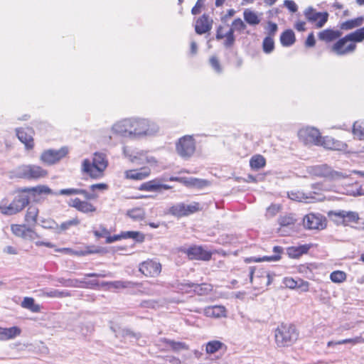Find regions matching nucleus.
<instances>
[{
	"label": "nucleus",
	"mask_w": 364,
	"mask_h": 364,
	"mask_svg": "<svg viewBox=\"0 0 364 364\" xmlns=\"http://www.w3.org/2000/svg\"><path fill=\"white\" fill-rule=\"evenodd\" d=\"M283 248L279 246H274L273 247V252L275 253V255L271 256V257H264L262 259L257 258L255 259V262H261V261H278L280 259V254L282 252Z\"/></svg>",
	"instance_id": "obj_48"
},
{
	"label": "nucleus",
	"mask_w": 364,
	"mask_h": 364,
	"mask_svg": "<svg viewBox=\"0 0 364 364\" xmlns=\"http://www.w3.org/2000/svg\"><path fill=\"white\" fill-rule=\"evenodd\" d=\"M246 28L245 23L242 21L241 18H238L235 19L232 23V27L229 31H232V33L234 34V31H242Z\"/></svg>",
	"instance_id": "obj_59"
},
{
	"label": "nucleus",
	"mask_w": 364,
	"mask_h": 364,
	"mask_svg": "<svg viewBox=\"0 0 364 364\" xmlns=\"http://www.w3.org/2000/svg\"><path fill=\"white\" fill-rule=\"evenodd\" d=\"M123 153L126 157H128L132 162H136L139 160L140 164L147 163L149 164H155L156 159L153 156H147L146 152L137 151L134 154H129L127 147L123 149Z\"/></svg>",
	"instance_id": "obj_16"
},
{
	"label": "nucleus",
	"mask_w": 364,
	"mask_h": 364,
	"mask_svg": "<svg viewBox=\"0 0 364 364\" xmlns=\"http://www.w3.org/2000/svg\"><path fill=\"white\" fill-rule=\"evenodd\" d=\"M109 162L106 154L96 151L92 159H85L81 165V171L93 179H99L104 176Z\"/></svg>",
	"instance_id": "obj_2"
},
{
	"label": "nucleus",
	"mask_w": 364,
	"mask_h": 364,
	"mask_svg": "<svg viewBox=\"0 0 364 364\" xmlns=\"http://www.w3.org/2000/svg\"><path fill=\"white\" fill-rule=\"evenodd\" d=\"M176 289L178 291L181 292L182 294H189L193 291L194 283H178L176 286Z\"/></svg>",
	"instance_id": "obj_53"
},
{
	"label": "nucleus",
	"mask_w": 364,
	"mask_h": 364,
	"mask_svg": "<svg viewBox=\"0 0 364 364\" xmlns=\"http://www.w3.org/2000/svg\"><path fill=\"white\" fill-rule=\"evenodd\" d=\"M30 197L23 189L9 194L0 201V212L4 215H14L21 212L29 203Z\"/></svg>",
	"instance_id": "obj_1"
},
{
	"label": "nucleus",
	"mask_w": 364,
	"mask_h": 364,
	"mask_svg": "<svg viewBox=\"0 0 364 364\" xmlns=\"http://www.w3.org/2000/svg\"><path fill=\"white\" fill-rule=\"evenodd\" d=\"M346 194L353 196H364V188L358 183H355L346 188Z\"/></svg>",
	"instance_id": "obj_44"
},
{
	"label": "nucleus",
	"mask_w": 364,
	"mask_h": 364,
	"mask_svg": "<svg viewBox=\"0 0 364 364\" xmlns=\"http://www.w3.org/2000/svg\"><path fill=\"white\" fill-rule=\"evenodd\" d=\"M330 279L334 283H341L346 279V274L343 271H334L330 274Z\"/></svg>",
	"instance_id": "obj_55"
},
{
	"label": "nucleus",
	"mask_w": 364,
	"mask_h": 364,
	"mask_svg": "<svg viewBox=\"0 0 364 364\" xmlns=\"http://www.w3.org/2000/svg\"><path fill=\"white\" fill-rule=\"evenodd\" d=\"M295 221L296 220L291 214L281 216L279 218V223L281 226H289L294 225Z\"/></svg>",
	"instance_id": "obj_58"
},
{
	"label": "nucleus",
	"mask_w": 364,
	"mask_h": 364,
	"mask_svg": "<svg viewBox=\"0 0 364 364\" xmlns=\"http://www.w3.org/2000/svg\"><path fill=\"white\" fill-rule=\"evenodd\" d=\"M212 23L213 20L210 19L208 15L203 14L196 21L195 31L199 35L205 33L212 28Z\"/></svg>",
	"instance_id": "obj_21"
},
{
	"label": "nucleus",
	"mask_w": 364,
	"mask_h": 364,
	"mask_svg": "<svg viewBox=\"0 0 364 364\" xmlns=\"http://www.w3.org/2000/svg\"><path fill=\"white\" fill-rule=\"evenodd\" d=\"M262 48L265 53H270L273 51L274 42L272 37L267 36L264 38L262 42Z\"/></svg>",
	"instance_id": "obj_50"
},
{
	"label": "nucleus",
	"mask_w": 364,
	"mask_h": 364,
	"mask_svg": "<svg viewBox=\"0 0 364 364\" xmlns=\"http://www.w3.org/2000/svg\"><path fill=\"white\" fill-rule=\"evenodd\" d=\"M341 36L342 32L341 31L331 28L323 30L318 33V39L326 43L338 39Z\"/></svg>",
	"instance_id": "obj_24"
},
{
	"label": "nucleus",
	"mask_w": 364,
	"mask_h": 364,
	"mask_svg": "<svg viewBox=\"0 0 364 364\" xmlns=\"http://www.w3.org/2000/svg\"><path fill=\"white\" fill-rule=\"evenodd\" d=\"M338 343L340 345L346 344V343H350L352 345H356L358 343H364V338L361 336H356L353 338H346V339L338 341Z\"/></svg>",
	"instance_id": "obj_61"
},
{
	"label": "nucleus",
	"mask_w": 364,
	"mask_h": 364,
	"mask_svg": "<svg viewBox=\"0 0 364 364\" xmlns=\"http://www.w3.org/2000/svg\"><path fill=\"white\" fill-rule=\"evenodd\" d=\"M23 190L26 194L31 193L33 196L37 195L55 194L49 187L44 185H40L33 188H23Z\"/></svg>",
	"instance_id": "obj_30"
},
{
	"label": "nucleus",
	"mask_w": 364,
	"mask_h": 364,
	"mask_svg": "<svg viewBox=\"0 0 364 364\" xmlns=\"http://www.w3.org/2000/svg\"><path fill=\"white\" fill-rule=\"evenodd\" d=\"M281 44L284 47H289L295 42V36L292 30L288 29L284 31L280 36Z\"/></svg>",
	"instance_id": "obj_34"
},
{
	"label": "nucleus",
	"mask_w": 364,
	"mask_h": 364,
	"mask_svg": "<svg viewBox=\"0 0 364 364\" xmlns=\"http://www.w3.org/2000/svg\"><path fill=\"white\" fill-rule=\"evenodd\" d=\"M79 224V220L77 219H73L68 221H65L59 226L58 230H55L57 233H61L63 231L68 230L72 226H75Z\"/></svg>",
	"instance_id": "obj_54"
},
{
	"label": "nucleus",
	"mask_w": 364,
	"mask_h": 364,
	"mask_svg": "<svg viewBox=\"0 0 364 364\" xmlns=\"http://www.w3.org/2000/svg\"><path fill=\"white\" fill-rule=\"evenodd\" d=\"M297 337L295 327L291 324L282 323L274 331L275 342L279 347L291 346L296 341Z\"/></svg>",
	"instance_id": "obj_4"
},
{
	"label": "nucleus",
	"mask_w": 364,
	"mask_h": 364,
	"mask_svg": "<svg viewBox=\"0 0 364 364\" xmlns=\"http://www.w3.org/2000/svg\"><path fill=\"white\" fill-rule=\"evenodd\" d=\"M319 141L320 143L318 146H322L325 149H328L343 151L347 148L346 144L341 141L336 140L330 136H321V141Z\"/></svg>",
	"instance_id": "obj_18"
},
{
	"label": "nucleus",
	"mask_w": 364,
	"mask_h": 364,
	"mask_svg": "<svg viewBox=\"0 0 364 364\" xmlns=\"http://www.w3.org/2000/svg\"><path fill=\"white\" fill-rule=\"evenodd\" d=\"M306 18L314 23L317 28L323 27L327 22L328 14L327 12H318L313 7L309 6L304 12Z\"/></svg>",
	"instance_id": "obj_14"
},
{
	"label": "nucleus",
	"mask_w": 364,
	"mask_h": 364,
	"mask_svg": "<svg viewBox=\"0 0 364 364\" xmlns=\"http://www.w3.org/2000/svg\"><path fill=\"white\" fill-rule=\"evenodd\" d=\"M38 297H48V298H63L70 296V294L67 291H60L58 289H41L36 291Z\"/></svg>",
	"instance_id": "obj_23"
},
{
	"label": "nucleus",
	"mask_w": 364,
	"mask_h": 364,
	"mask_svg": "<svg viewBox=\"0 0 364 364\" xmlns=\"http://www.w3.org/2000/svg\"><path fill=\"white\" fill-rule=\"evenodd\" d=\"M21 306L34 313H38L41 309L39 304H35V301L32 297H25L21 302Z\"/></svg>",
	"instance_id": "obj_36"
},
{
	"label": "nucleus",
	"mask_w": 364,
	"mask_h": 364,
	"mask_svg": "<svg viewBox=\"0 0 364 364\" xmlns=\"http://www.w3.org/2000/svg\"><path fill=\"white\" fill-rule=\"evenodd\" d=\"M299 138L306 145L318 146L321 141L319 131L314 128L306 127L301 128L298 133Z\"/></svg>",
	"instance_id": "obj_10"
},
{
	"label": "nucleus",
	"mask_w": 364,
	"mask_h": 364,
	"mask_svg": "<svg viewBox=\"0 0 364 364\" xmlns=\"http://www.w3.org/2000/svg\"><path fill=\"white\" fill-rule=\"evenodd\" d=\"M304 226L308 230H323L326 227V220L321 214L309 213L303 220Z\"/></svg>",
	"instance_id": "obj_13"
},
{
	"label": "nucleus",
	"mask_w": 364,
	"mask_h": 364,
	"mask_svg": "<svg viewBox=\"0 0 364 364\" xmlns=\"http://www.w3.org/2000/svg\"><path fill=\"white\" fill-rule=\"evenodd\" d=\"M28 228L24 225H12L11 227L12 232L17 237L23 238Z\"/></svg>",
	"instance_id": "obj_52"
},
{
	"label": "nucleus",
	"mask_w": 364,
	"mask_h": 364,
	"mask_svg": "<svg viewBox=\"0 0 364 364\" xmlns=\"http://www.w3.org/2000/svg\"><path fill=\"white\" fill-rule=\"evenodd\" d=\"M243 16L245 21L250 25L256 26L260 22V18L257 14L250 9H245L244 11Z\"/></svg>",
	"instance_id": "obj_37"
},
{
	"label": "nucleus",
	"mask_w": 364,
	"mask_h": 364,
	"mask_svg": "<svg viewBox=\"0 0 364 364\" xmlns=\"http://www.w3.org/2000/svg\"><path fill=\"white\" fill-rule=\"evenodd\" d=\"M122 239L132 238L138 242H144L145 236L143 233L138 231H126L121 232Z\"/></svg>",
	"instance_id": "obj_39"
},
{
	"label": "nucleus",
	"mask_w": 364,
	"mask_h": 364,
	"mask_svg": "<svg viewBox=\"0 0 364 364\" xmlns=\"http://www.w3.org/2000/svg\"><path fill=\"white\" fill-rule=\"evenodd\" d=\"M265 159L261 155H255L250 161V167L254 170L263 168L265 166Z\"/></svg>",
	"instance_id": "obj_41"
},
{
	"label": "nucleus",
	"mask_w": 364,
	"mask_h": 364,
	"mask_svg": "<svg viewBox=\"0 0 364 364\" xmlns=\"http://www.w3.org/2000/svg\"><path fill=\"white\" fill-rule=\"evenodd\" d=\"M186 252L191 259L209 260L211 257V253L200 246L191 247Z\"/></svg>",
	"instance_id": "obj_19"
},
{
	"label": "nucleus",
	"mask_w": 364,
	"mask_h": 364,
	"mask_svg": "<svg viewBox=\"0 0 364 364\" xmlns=\"http://www.w3.org/2000/svg\"><path fill=\"white\" fill-rule=\"evenodd\" d=\"M70 207L75 208L78 211L83 213H94L96 211V207L87 200H82L78 198L70 199L69 203Z\"/></svg>",
	"instance_id": "obj_17"
},
{
	"label": "nucleus",
	"mask_w": 364,
	"mask_h": 364,
	"mask_svg": "<svg viewBox=\"0 0 364 364\" xmlns=\"http://www.w3.org/2000/svg\"><path fill=\"white\" fill-rule=\"evenodd\" d=\"M205 350L208 355H213L218 352L225 353L227 346L218 340H212L205 344Z\"/></svg>",
	"instance_id": "obj_25"
},
{
	"label": "nucleus",
	"mask_w": 364,
	"mask_h": 364,
	"mask_svg": "<svg viewBox=\"0 0 364 364\" xmlns=\"http://www.w3.org/2000/svg\"><path fill=\"white\" fill-rule=\"evenodd\" d=\"M176 150L183 159L191 157L196 151V141L193 137L186 135L180 138L176 144Z\"/></svg>",
	"instance_id": "obj_7"
},
{
	"label": "nucleus",
	"mask_w": 364,
	"mask_h": 364,
	"mask_svg": "<svg viewBox=\"0 0 364 364\" xmlns=\"http://www.w3.org/2000/svg\"><path fill=\"white\" fill-rule=\"evenodd\" d=\"M38 213V208L35 205H30L28 208L25 215V221L28 225L33 226L36 224Z\"/></svg>",
	"instance_id": "obj_32"
},
{
	"label": "nucleus",
	"mask_w": 364,
	"mask_h": 364,
	"mask_svg": "<svg viewBox=\"0 0 364 364\" xmlns=\"http://www.w3.org/2000/svg\"><path fill=\"white\" fill-rule=\"evenodd\" d=\"M128 215L134 220H142L145 218V213L141 208H134L128 212Z\"/></svg>",
	"instance_id": "obj_51"
},
{
	"label": "nucleus",
	"mask_w": 364,
	"mask_h": 364,
	"mask_svg": "<svg viewBox=\"0 0 364 364\" xmlns=\"http://www.w3.org/2000/svg\"><path fill=\"white\" fill-rule=\"evenodd\" d=\"M210 291H211V287L209 284H194L193 292H196L198 294H200V295L206 294Z\"/></svg>",
	"instance_id": "obj_57"
},
{
	"label": "nucleus",
	"mask_w": 364,
	"mask_h": 364,
	"mask_svg": "<svg viewBox=\"0 0 364 364\" xmlns=\"http://www.w3.org/2000/svg\"><path fill=\"white\" fill-rule=\"evenodd\" d=\"M33 131L29 128L16 129V135L18 139L25 144L28 149L33 147Z\"/></svg>",
	"instance_id": "obj_20"
},
{
	"label": "nucleus",
	"mask_w": 364,
	"mask_h": 364,
	"mask_svg": "<svg viewBox=\"0 0 364 364\" xmlns=\"http://www.w3.org/2000/svg\"><path fill=\"white\" fill-rule=\"evenodd\" d=\"M133 129V118H127L114 123L111 131L114 134L134 139Z\"/></svg>",
	"instance_id": "obj_11"
},
{
	"label": "nucleus",
	"mask_w": 364,
	"mask_h": 364,
	"mask_svg": "<svg viewBox=\"0 0 364 364\" xmlns=\"http://www.w3.org/2000/svg\"><path fill=\"white\" fill-rule=\"evenodd\" d=\"M352 43H360L364 40V27L360 28L348 34Z\"/></svg>",
	"instance_id": "obj_47"
},
{
	"label": "nucleus",
	"mask_w": 364,
	"mask_h": 364,
	"mask_svg": "<svg viewBox=\"0 0 364 364\" xmlns=\"http://www.w3.org/2000/svg\"><path fill=\"white\" fill-rule=\"evenodd\" d=\"M41 225L44 229L58 230V224L52 219H41Z\"/></svg>",
	"instance_id": "obj_56"
},
{
	"label": "nucleus",
	"mask_w": 364,
	"mask_h": 364,
	"mask_svg": "<svg viewBox=\"0 0 364 364\" xmlns=\"http://www.w3.org/2000/svg\"><path fill=\"white\" fill-rule=\"evenodd\" d=\"M203 312L208 317L218 318L226 317L227 311L225 306L215 305L203 309Z\"/></svg>",
	"instance_id": "obj_26"
},
{
	"label": "nucleus",
	"mask_w": 364,
	"mask_h": 364,
	"mask_svg": "<svg viewBox=\"0 0 364 364\" xmlns=\"http://www.w3.org/2000/svg\"><path fill=\"white\" fill-rule=\"evenodd\" d=\"M134 139L151 136L159 131V127L148 119L133 118Z\"/></svg>",
	"instance_id": "obj_3"
},
{
	"label": "nucleus",
	"mask_w": 364,
	"mask_h": 364,
	"mask_svg": "<svg viewBox=\"0 0 364 364\" xmlns=\"http://www.w3.org/2000/svg\"><path fill=\"white\" fill-rule=\"evenodd\" d=\"M17 177L28 180H38L45 178L48 171L41 166L35 164H23L15 170Z\"/></svg>",
	"instance_id": "obj_6"
},
{
	"label": "nucleus",
	"mask_w": 364,
	"mask_h": 364,
	"mask_svg": "<svg viewBox=\"0 0 364 364\" xmlns=\"http://www.w3.org/2000/svg\"><path fill=\"white\" fill-rule=\"evenodd\" d=\"M186 216L193 214L200 210V204L197 202H193L188 205L184 203Z\"/></svg>",
	"instance_id": "obj_60"
},
{
	"label": "nucleus",
	"mask_w": 364,
	"mask_h": 364,
	"mask_svg": "<svg viewBox=\"0 0 364 364\" xmlns=\"http://www.w3.org/2000/svg\"><path fill=\"white\" fill-rule=\"evenodd\" d=\"M102 285L107 287V289L111 290L134 288L136 284L130 281L119 280L114 282H103Z\"/></svg>",
	"instance_id": "obj_28"
},
{
	"label": "nucleus",
	"mask_w": 364,
	"mask_h": 364,
	"mask_svg": "<svg viewBox=\"0 0 364 364\" xmlns=\"http://www.w3.org/2000/svg\"><path fill=\"white\" fill-rule=\"evenodd\" d=\"M139 272L146 277H157L161 272V264L157 261L148 259L139 264Z\"/></svg>",
	"instance_id": "obj_15"
},
{
	"label": "nucleus",
	"mask_w": 364,
	"mask_h": 364,
	"mask_svg": "<svg viewBox=\"0 0 364 364\" xmlns=\"http://www.w3.org/2000/svg\"><path fill=\"white\" fill-rule=\"evenodd\" d=\"M55 251L56 252H60L66 255H74L77 256H85L88 254L95 253L97 251L90 250L89 247H87V250H80V251H75L73 250L71 248L68 247H63V248H55Z\"/></svg>",
	"instance_id": "obj_35"
},
{
	"label": "nucleus",
	"mask_w": 364,
	"mask_h": 364,
	"mask_svg": "<svg viewBox=\"0 0 364 364\" xmlns=\"http://www.w3.org/2000/svg\"><path fill=\"white\" fill-rule=\"evenodd\" d=\"M151 173L149 168L144 167L136 170H129L124 172L125 178L127 179L141 181L147 178Z\"/></svg>",
	"instance_id": "obj_22"
},
{
	"label": "nucleus",
	"mask_w": 364,
	"mask_h": 364,
	"mask_svg": "<svg viewBox=\"0 0 364 364\" xmlns=\"http://www.w3.org/2000/svg\"><path fill=\"white\" fill-rule=\"evenodd\" d=\"M281 205L279 204H272L267 208L266 215L272 218L276 215L281 210Z\"/></svg>",
	"instance_id": "obj_62"
},
{
	"label": "nucleus",
	"mask_w": 364,
	"mask_h": 364,
	"mask_svg": "<svg viewBox=\"0 0 364 364\" xmlns=\"http://www.w3.org/2000/svg\"><path fill=\"white\" fill-rule=\"evenodd\" d=\"M21 333V330L18 326H12L10 328L0 327V341L14 339L18 336Z\"/></svg>",
	"instance_id": "obj_27"
},
{
	"label": "nucleus",
	"mask_w": 364,
	"mask_h": 364,
	"mask_svg": "<svg viewBox=\"0 0 364 364\" xmlns=\"http://www.w3.org/2000/svg\"><path fill=\"white\" fill-rule=\"evenodd\" d=\"M363 23V18L359 17L354 19L346 21L341 23V28L343 30H350L361 26Z\"/></svg>",
	"instance_id": "obj_40"
},
{
	"label": "nucleus",
	"mask_w": 364,
	"mask_h": 364,
	"mask_svg": "<svg viewBox=\"0 0 364 364\" xmlns=\"http://www.w3.org/2000/svg\"><path fill=\"white\" fill-rule=\"evenodd\" d=\"M316 269V266L312 263L300 264L296 267L297 272L309 279L314 277L313 272Z\"/></svg>",
	"instance_id": "obj_33"
},
{
	"label": "nucleus",
	"mask_w": 364,
	"mask_h": 364,
	"mask_svg": "<svg viewBox=\"0 0 364 364\" xmlns=\"http://www.w3.org/2000/svg\"><path fill=\"white\" fill-rule=\"evenodd\" d=\"M328 216L337 224L348 225L350 223H357L360 219L359 215L355 211L336 210L328 213Z\"/></svg>",
	"instance_id": "obj_8"
},
{
	"label": "nucleus",
	"mask_w": 364,
	"mask_h": 364,
	"mask_svg": "<svg viewBox=\"0 0 364 364\" xmlns=\"http://www.w3.org/2000/svg\"><path fill=\"white\" fill-rule=\"evenodd\" d=\"M181 183L187 187H201L206 184V181L193 177H182Z\"/></svg>",
	"instance_id": "obj_38"
},
{
	"label": "nucleus",
	"mask_w": 364,
	"mask_h": 364,
	"mask_svg": "<svg viewBox=\"0 0 364 364\" xmlns=\"http://www.w3.org/2000/svg\"><path fill=\"white\" fill-rule=\"evenodd\" d=\"M278 29V26L275 23L269 22L266 28L267 32L268 33V36H273L276 34Z\"/></svg>",
	"instance_id": "obj_64"
},
{
	"label": "nucleus",
	"mask_w": 364,
	"mask_h": 364,
	"mask_svg": "<svg viewBox=\"0 0 364 364\" xmlns=\"http://www.w3.org/2000/svg\"><path fill=\"white\" fill-rule=\"evenodd\" d=\"M288 197L292 200L304 203H311L316 200V198L311 194L306 195L299 191L288 193Z\"/></svg>",
	"instance_id": "obj_31"
},
{
	"label": "nucleus",
	"mask_w": 364,
	"mask_h": 364,
	"mask_svg": "<svg viewBox=\"0 0 364 364\" xmlns=\"http://www.w3.org/2000/svg\"><path fill=\"white\" fill-rule=\"evenodd\" d=\"M354 136L360 140H364V121H357L353 127Z\"/></svg>",
	"instance_id": "obj_43"
},
{
	"label": "nucleus",
	"mask_w": 364,
	"mask_h": 364,
	"mask_svg": "<svg viewBox=\"0 0 364 364\" xmlns=\"http://www.w3.org/2000/svg\"><path fill=\"white\" fill-rule=\"evenodd\" d=\"M250 282L257 289H262L268 287L273 279L270 272L261 267H250Z\"/></svg>",
	"instance_id": "obj_5"
},
{
	"label": "nucleus",
	"mask_w": 364,
	"mask_h": 364,
	"mask_svg": "<svg viewBox=\"0 0 364 364\" xmlns=\"http://www.w3.org/2000/svg\"><path fill=\"white\" fill-rule=\"evenodd\" d=\"M310 173L317 176H326L329 173V167L326 165H318L311 167Z\"/></svg>",
	"instance_id": "obj_45"
},
{
	"label": "nucleus",
	"mask_w": 364,
	"mask_h": 364,
	"mask_svg": "<svg viewBox=\"0 0 364 364\" xmlns=\"http://www.w3.org/2000/svg\"><path fill=\"white\" fill-rule=\"evenodd\" d=\"M356 48V44L352 43L348 35L339 39L331 46V50L338 55L352 53Z\"/></svg>",
	"instance_id": "obj_12"
},
{
	"label": "nucleus",
	"mask_w": 364,
	"mask_h": 364,
	"mask_svg": "<svg viewBox=\"0 0 364 364\" xmlns=\"http://www.w3.org/2000/svg\"><path fill=\"white\" fill-rule=\"evenodd\" d=\"M160 186L161 181L159 179H154L142 183L140 190L147 191H158L160 190Z\"/></svg>",
	"instance_id": "obj_42"
},
{
	"label": "nucleus",
	"mask_w": 364,
	"mask_h": 364,
	"mask_svg": "<svg viewBox=\"0 0 364 364\" xmlns=\"http://www.w3.org/2000/svg\"><path fill=\"white\" fill-rule=\"evenodd\" d=\"M225 38H226L224 42L225 46L227 48L231 47L235 42V36L232 33V31H228L227 33H225Z\"/></svg>",
	"instance_id": "obj_63"
},
{
	"label": "nucleus",
	"mask_w": 364,
	"mask_h": 364,
	"mask_svg": "<svg viewBox=\"0 0 364 364\" xmlns=\"http://www.w3.org/2000/svg\"><path fill=\"white\" fill-rule=\"evenodd\" d=\"M170 346V350L174 352H179L183 350H188V346L184 342L175 341H166Z\"/></svg>",
	"instance_id": "obj_49"
},
{
	"label": "nucleus",
	"mask_w": 364,
	"mask_h": 364,
	"mask_svg": "<svg viewBox=\"0 0 364 364\" xmlns=\"http://www.w3.org/2000/svg\"><path fill=\"white\" fill-rule=\"evenodd\" d=\"M169 213L176 217L186 216L183 203H177L169 208Z\"/></svg>",
	"instance_id": "obj_46"
},
{
	"label": "nucleus",
	"mask_w": 364,
	"mask_h": 364,
	"mask_svg": "<svg viewBox=\"0 0 364 364\" xmlns=\"http://www.w3.org/2000/svg\"><path fill=\"white\" fill-rule=\"evenodd\" d=\"M69 153L68 148L66 146L56 149H47L42 152L40 160L46 164L53 165L65 158Z\"/></svg>",
	"instance_id": "obj_9"
},
{
	"label": "nucleus",
	"mask_w": 364,
	"mask_h": 364,
	"mask_svg": "<svg viewBox=\"0 0 364 364\" xmlns=\"http://www.w3.org/2000/svg\"><path fill=\"white\" fill-rule=\"evenodd\" d=\"M310 245H302L299 246H292L287 249V253L291 258H299L302 255L306 254L310 250Z\"/></svg>",
	"instance_id": "obj_29"
}]
</instances>
